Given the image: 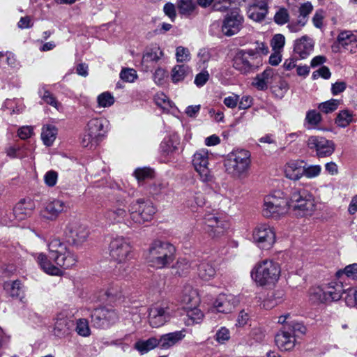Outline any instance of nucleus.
I'll return each instance as SVG.
<instances>
[{
    "mask_svg": "<svg viewBox=\"0 0 357 357\" xmlns=\"http://www.w3.org/2000/svg\"><path fill=\"white\" fill-rule=\"evenodd\" d=\"M114 97L109 91H105L97 97L98 107H109L114 103Z\"/></svg>",
    "mask_w": 357,
    "mask_h": 357,
    "instance_id": "nucleus-50",
    "label": "nucleus"
},
{
    "mask_svg": "<svg viewBox=\"0 0 357 357\" xmlns=\"http://www.w3.org/2000/svg\"><path fill=\"white\" fill-rule=\"evenodd\" d=\"M281 269L278 263L272 260H264L255 265L251 271V277L258 286L275 284L279 280Z\"/></svg>",
    "mask_w": 357,
    "mask_h": 357,
    "instance_id": "nucleus-3",
    "label": "nucleus"
},
{
    "mask_svg": "<svg viewBox=\"0 0 357 357\" xmlns=\"http://www.w3.org/2000/svg\"><path fill=\"white\" fill-rule=\"evenodd\" d=\"M155 104L161 107L164 111L168 112L173 107L172 102L168 97L163 93H158L154 98Z\"/></svg>",
    "mask_w": 357,
    "mask_h": 357,
    "instance_id": "nucleus-52",
    "label": "nucleus"
},
{
    "mask_svg": "<svg viewBox=\"0 0 357 357\" xmlns=\"http://www.w3.org/2000/svg\"><path fill=\"white\" fill-rule=\"evenodd\" d=\"M129 211L132 220L141 224L152 219L155 208L151 202L139 199L130 205Z\"/></svg>",
    "mask_w": 357,
    "mask_h": 357,
    "instance_id": "nucleus-8",
    "label": "nucleus"
},
{
    "mask_svg": "<svg viewBox=\"0 0 357 357\" xmlns=\"http://www.w3.org/2000/svg\"><path fill=\"white\" fill-rule=\"evenodd\" d=\"M75 331L82 337H89L91 335V329L89 322L86 319H79L76 321Z\"/></svg>",
    "mask_w": 357,
    "mask_h": 357,
    "instance_id": "nucleus-51",
    "label": "nucleus"
},
{
    "mask_svg": "<svg viewBox=\"0 0 357 357\" xmlns=\"http://www.w3.org/2000/svg\"><path fill=\"white\" fill-rule=\"evenodd\" d=\"M212 154L206 149L197 150L192 156V165L198 173L200 180L207 183L213 180V175L208 167Z\"/></svg>",
    "mask_w": 357,
    "mask_h": 357,
    "instance_id": "nucleus-7",
    "label": "nucleus"
},
{
    "mask_svg": "<svg viewBox=\"0 0 357 357\" xmlns=\"http://www.w3.org/2000/svg\"><path fill=\"white\" fill-rule=\"evenodd\" d=\"M231 337L229 330L225 327H220L215 333L214 336L215 340L219 344H225L229 341Z\"/></svg>",
    "mask_w": 357,
    "mask_h": 357,
    "instance_id": "nucleus-56",
    "label": "nucleus"
},
{
    "mask_svg": "<svg viewBox=\"0 0 357 357\" xmlns=\"http://www.w3.org/2000/svg\"><path fill=\"white\" fill-rule=\"evenodd\" d=\"M197 271L199 276L204 280H209L212 279L216 273V271L213 266L206 261L202 262L199 265Z\"/></svg>",
    "mask_w": 357,
    "mask_h": 357,
    "instance_id": "nucleus-40",
    "label": "nucleus"
},
{
    "mask_svg": "<svg viewBox=\"0 0 357 357\" xmlns=\"http://www.w3.org/2000/svg\"><path fill=\"white\" fill-rule=\"evenodd\" d=\"M66 208L67 206L63 201L53 199L45 204L40 212V215L41 219L45 221H54Z\"/></svg>",
    "mask_w": 357,
    "mask_h": 357,
    "instance_id": "nucleus-18",
    "label": "nucleus"
},
{
    "mask_svg": "<svg viewBox=\"0 0 357 357\" xmlns=\"http://www.w3.org/2000/svg\"><path fill=\"white\" fill-rule=\"evenodd\" d=\"M56 135L57 129L54 126L47 124L43 127L41 139L45 145L51 146L56 139Z\"/></svg>",
    "mask_w": 357,
    "mask_h": 357,
    "instance_id": "nucleus-36",
    "label": "nucleus"
},
{
    "mask_svg": "<svg viewBox=\"0 0 357 357\" xmlns=\"http://www.w3.org/2000/svg\"><path fill=\"white\" fill-rule=\"evenodd\" d=\"M35 208L34 203L31 200H21L14 207L13 215L17 221H22L29 217Z\"/></svg>",
    "mask_w": 357,
    "mask_h": 357,
    "instance_id": "nucleus-24",
    "label": "nucleus"
},
{
    "mask_svg": "<svg viewBox=\"0 0 357 357\" xmlns=\"http://www.w3.org/2000/svg\"><path fill=\"white\" fill-rule=\"evenodd\" d=\"M163 56V52L159 47H154L147 50L143 55L142 63L146 68L149 67V63H155Z\"/></svg>",
    "mask_w": 357,
    "mask_h": 357,
    "instance_id": "nucleus-34",
    "label": "nucleus"
},
{
    "mask_svg": "<svg viewBox=\"0 0 357 357\" xmlns=\"http://www.w3.org/2000/svg\"><path fill=\"white\" fill-rule=\"evenodd\" d=\"M186 308L188 325L197 324L202 321L204 314L200 309L195 305L186 306Z\"/></svg>",
    "mask_w": 357,
    "mask_h": 357,
    "instance_id": "nucleus-37",
    "label": "nucleus"
},
{
    "mask_svg": "<svg viewBox=\"0 0 357 357\" xmlns=\"http://www.w3.org/2000/svg\"><path fill=\"white\" fill-rule=\"evenodd\" d=\"M133 174L138 181H142L145 179L153 178L154 172L149 167H141L136 169Z\"/></svg>",
    "mask_w": 357,
    "mask_h": 357,
    "instance_id": "nucleus-54",
    "label": "nucleus"
},
{
    "mask_svg": "<svg viewBox=\"0 0 357 357\" xmlns=\"http://www.w3.org/2000/svg\"><path fill=\"white\" fill-rule=\"evenodd\" d=\"M353 121V114L348 110L340 111L336 119L335 123L337 126L345 128Z\"/></svg>",
    "mask_w": 357,
    "mask_h": 357,
    "instance_id": "nucleus-45",
    "label": "nucleus"
},
{
    "mask_svg": "<svg viewBox=\"0 0 357 357\" xmlns=\"http://www.w3.org/2000/svg\"><path fill=\"white\" fill-rule=\"evenodd\" d=\"M340 103L337 99H331L328 101L320 103L318 109L324 113L328 114L336 110Z\"/></svg>",
    "mask_w": 357,
    "mask_h": 357,
    "instance_id": "nucleus-53",
    "label": "nucleus"
},
{
    "mask_svg": "<svg viewBox=\"0 0 357 357\" xmlns=\"http://www.w3.org/2000/svg\"><path fill=\"white\" fill-rule=\"evenodd\" d=\"M175 56L177 62L179 63L188 62L191 59L189 50L183 46H178L176 47Z\"/></svg>",
    "mask_w": 357,
    "mask_h": 357,
    "instance_id": "nucleus-55",
    "label": "nucleus"
},
{
    "mask_svg": "<svg viewBox=\"0 0 357 357\" xmlns=\"http://www.w3.org/2000/svg\"><path fill=\"white\" fill-rule=\"evenodd\" d=\"M307 146L310 149L314 150L319 158L331 156L335 149V143L322 136L309 137L307 140Z\"/></svg>",
    "mask_w": 357,
    "mask_h": 357,
    "instance_id": "nucleus-11",
    "label": "nucleus"
},
{
    "mask_svg": "<svg viewBox=\"0 0 357 357\" xmlns=\"http://www.w3.org/2000/svg\"><path fill=\"white\" fill-rule=\"evenodd\" d=\"M156 347H158V342L156 337H151L146 340H139L135 344V348L141 354H146Z\"/></svg>",
    "mask_w": 357,
    "mask_h": 357,
    "instance_id": "nucleus-38",
    "label": "nucleus"
},
{
    "mask_svg": "<svg viewBox=\"0 0 357 357\" xmlns=\"http://www.w3.org/2000/svg\"><path fill=\"white\" fill-rule=\"evenodd\" d=\"M284 291L282 289H276L268 294L263 301L261 306L264 309L271 310L282 303L284 299Z\"/></svg>",
    "mask_w": 357,
    "mask_h": 357,
    "instance_id": "nucleus-31",
    "label": "nucleus"
},
{
    "mask_svg": "<svg viewBox=\"0 0 357 357\" xmlns=\"http://www.w3.org/2000/svg\"><path fill=\"white\" fill-rule=\"evenodd\" d=\"M230 227V222L226 218L220 217L218 223L213 230H211V235L213 237H218L224 234Z\"/></svg>",
    "mask_w": 357,
    "mask_h": 357,
    "instance_id": "nucleus-44",
    "label": "nucleus"
},
{
    "mask_svg": "<svg viewBox=\"0 0 357 357\" xmlns=\"http://www.w3.org/2000/svg\"><path fill=\"white\" fill-rule=\"evenodd\" d=\"M285 43L284 36L281 33H276L272 37L270 41V46L272 51L283 52Z\"/></svg>",
    "mask_w": 357,
    "mask_h": 357,
    "instance_id": "nucleus-49",
    "label": "nucleus"
},
{
    "mask_svg": "<svg viewBox=\"0 0 357 357\" xmlns=\"http://www.w3.org/2000/svg\"><path fill=\"white\" fill-rule=\"evenodd\" d=\"M289 210L298 218L310 216L315 210L314 199L311 193L304 189L295 190L288 200Z\"/></svg>",
    "mask_w": 357,
    "mask_h": 357,
    "instance_id": "nucleus-4",
    "label": "nucleus"
},
{
    "mask_svg": "<svg viewBox=\"0 0 357 357\" xmlns=\"http://www.w3.org/2000/svg\"><path fill=\"white\" fill-rule=\"evenodd\" d=\"M321 121V116L320 113L315 109H311L307 112L305 118V126L310 129L314 128Z\"/></svg>",
    "mask_w": 357,
    "mask_h": 357,
    "instance_id": "nucleus-43",
    "label": "nucleus"
},
{
    "mask_svg": "<svg viewBox=\"0 0 357 357\" xmlns=\"http://www.w3.org/2000/svg\"><path fill=\"white\" fill-rule=\"evenodd\" d=\"M59 248L50 250L47 255L40 253L37 255L38 265L48 275H62L63 272L61 268H70L77 262L76 256L67 247Z\"/></svg>",
    "mask_w": 357,
    "mask_h": 357,
    "instance_id": "nucleus-1",
    "label": "nucleus"
},
{
    "mask_svg": "<svg viewBox=\"0 0 357 357\" xmlns=\"http://www.w3.org/2000/svg\"><path fill=\"white\" fill-rule=\"evenodd\" d=\"M301 334L299 332L292 331L287 327L282 328L275 335V341L278 347L282 351L292 350L296 342V336Z\"/></svg>",
    "mask_w": 357,
    "mask_h": 357,
    "instance_id": "nucleus-17",
    "label": "nucleus"
},
{
    "mask_svg": "<svg viewBox=\"0 0 357 357\" xmlns=\"http://www.w3.org/2000/svg\"><path fill=\"white\" fill-rule=\"evenodd\" d=\"M289 90V84L283 79H281L278 84L273 89V93L278 98H282Z\"/></svg>",
    "mask_w": 357,
    "mask_h": 357,
    "instance_id": "nucleus-57",
    "label": "nucleus"
},
{
    "mask_svg": "<svg viewBox=\"0 0 357 357\" xmlns=\"http://www.w3.org/2000/svg\"><path fill=\"white\" fill-rule=\"evenodd\" d=\"M252 238L256 243H267L271 245L276 243L275 233L273 229L266 224H261L255 227Z\"/></svg>",
    "mask_w": 357,
    "mask_h": 357,
    "instance_id": "nucleus-19",
    "label": "nucleus"
},
{
    "mask_svg": "<svg viewBox=\"0 0 357 357\" xmlns=\"http://www.w3.org/2000/svg\"><path fill=\"white\" fill-rule=\"evenodd\" d=\"M5 152L8 157L10 158H24L27 156L26 148L24 146L17 144L8 145L5 149Z\"/></svg>",
    "mask_w": 357,
    "mask_h": 357,
    "instance_id": "nucleus-41",
    "label": "nucleus"
},
{
    "mask_svg": "<svg viewBox=\"0 0 357 357\" xmlns=\"http://www.w3.org/2000/svg\"><path fill=\"white\" fill-rule=\"evenodd\" d=\"M2 288L6 298L17 300L23 305L28 304L26 288L20 280L5 281L2 284Z\"/></svg>",
    "mask_w": 357,
    "mask_h": 357,
    "instance_id": "nucleus-10",
    "label": "nucleus"
},
{
    "mask_svg": "<svg viewBox=\"0 0 357 357\" xmlns=\"http://www.w3.org/2000/svg\"><path fill=\"white\" fill-rule=\"evenodd\" d=\"M303 162L299 160H291L284 167L285 176L291 180L297 181L303 176Z\"/></svg>",
    "mask_w": 357,
    "mask_h": 357,
    "instance_id": "nucleus-26",
    "label": "nucleus"
},
{
    "mask_svg": "<svg viewBox=\"0 0 357 357\" xmlns=\"http://www.w3.org/2000/svg\"><path fill=\"white\" fill-rule=\"evenodd\" d=\"M262 211L264 216L279 219L289 212L288 200L282 192L278 190L264 199Z\"/></svg>",
    "mask_w": 357,
    "mask_h": 357,
    "instance_id": "nucleus-5",
    "label": "nucleus"
},
{
    "mask_svg": "<svg viewBox=\"0 0 357 357\" xmlns=\"http://www.w3.org/2000/svg\"><path fill=\"white\" fill-rule=\"evenodd\" d=\"M108 126L109 121L106 119L101 118L92 119L86 125L87 137L93 138L98 142L107 132Z\"/></svg>",
    "mask_w": 357,
    "mask_h": 357,
    "instance_id": "nucleus-20",
    "label": "nucleus"
},
{
    "mask_svg": "<svg viewBox=\"0 0 357 357\" xmlns=\"http://www.w3.org/2000/svg\"><path fill=\"white\" fill-rule=\"evenodd\" d=\"M185 336L184 330L162 335L160 338L158 339V347L162 350L169 349L178 344Z\"/></svg>",
    "mask_w": 357,
    "mask_h": 357,
    "instance_id": "nucleus-22",
    "label": "nucleus"
},
{
    "mask_svg": "<svg viewBox=\"0 0 357 357\" xmlns=\"http://www.w3.org/2000/svg\"><path fill=\"white\" fill-rule=\"evenodd\" d=\"M344 288L342 282H332L326 285L328 302L337 301L343 298Z\"/></svg>",
    "mask_w": 357,
    "mask_h": 357,
    "instance_id": "nucleus-29",
    "label": "nucleus"
},
{
    "mask_svg": "<svg viewBox=\"0 0 357 357\" xmlns=\"http://www.w3.org/2000/svg\"><path fill=\"white\" fill-rule=\"evenodd\" d=\"M243 17L237 9L227 14L222 24V32L227 36L236 34L242 28Z\"/></svg>",
    "mask_w": 357,
    "mask_h": 357,
    "instance_id": "nucleus-13",
    "label": "nucleus"
},
{
    "mask_svg": "<svg viewBox=\"0 0 357 357\" xmlns=\"http://www.w3.org/2000/svg\"><path fill=\"white\" fill-rule=\"evenodd\" d=\"M278 322L282 324L283 328H292V331L299 332L301 334H304L306 331L305 327L301 323L296 321L289 313L280 316Z\"/></svg>",
    "mask_w": 357,
    "mask_h": 357,
    "instance_id": "nucleus-32",
    "label": "nucleus"
},
{
    "mask_svg": "<svg viewBox=\"0 0 357 357\" xmlns=\"http://www.w3.org/2000/svg\"><path fill=\"white\" fill-rule=\"evenodd\" d=\"M176 5L171 2L166 3L163 6V12L172 22H174L176 18Z\"/></svg>",
    "mask_w": 357,
    "mask_h": 357,
    "instance_id": "nucleus-62",
    "label": "nucleus"
},
{
    "mask_svg": "<svg viewBox=\"0 0 357 357\" xmlns=\"http://www.w3.org/2000/svg\"><path fill=\"white\" fill-rule=\"evenodd\" d=\"M40 97L47 104L54 107L57 110H59L61 105L56 98L47 90L42 89L39 91Z\"/></svg>",
    "mask_w": 357,
    "mask_h": 357,
    "instance_id": "nucleus-48",
    "label": "nucleus"
},
{
    "mask_svg": "<svg viewBox=\"0 0 357 357\" xmlns=\"http://www.w3.org/2000/svg\"><path fill=\"white\" fill-rule=\"evenodd\" d=\"M176 8L183 17L190 18L197 14V3L194 0H177Z\"/></svg>",
    "mask_w": 357,
    "mask_h": 357,
    "instance_id": "nucleus-27",
    "label": "nucleus"
},
{
    "mask_svg": "<svg viewBox=\"0 0 357 357\" xmlns=\"http://www.w3.org/2000/svg\"><path fill=\"white\" fill-rule=\"evenodd\" d=\"M190 73L191 70L188 66L185 64L176 65L172 70V81L174 83L182 82Z\"/></svg>",
    "mask_w": 357,
    "mask_h": 357,
    "instance_id": "nucleus-35",
    "label": "nucleus"
},
{
    "mask_svg": "<svg viewBox=\"0 0 357 357\" xmlns=\"http://www.w3.org/2000/svg\"><path fill=\"white\" fill-rule=\"evenodd\" d=\"M334 52H340V47L350 53L357 52V36L351 31H341L336 39L335 43L332 45Z\"/></svg>",
    "mask_w": 357,
    "mask_h": 357,
    "instance_id": "nucleus-16",
    "label": "nucleus"
},
{
    "mask_svg": "<svg viewBox=\"0 0 357 357\" xmlns=\"http://www.w3.org/2000/svg\"><path fill=\"white\" fill-rule=\"evenodd\" d=\"M277 75L273 69L266 68L262 73L258 74L252 82V85L258 90L264 91L268 88V85L275 79Z\"/></svg>",
    "mask_w": 357,
    "mask_h": 357,
    "instance_id": "nucleus-25",
    "label": "nucleus"
},
{
    "mask_svg": "<svg viewBox=\"0 0 357 357\" xmlns=\"http://www.w3.org/2000/svg\"><path fill=\"white\" fill-rule=\"evenodd\" d=\"M89 236V231L85 225L79 222L69 224L66 231V243L78 245L84 243Z\"/></svg>",
    "mask_w": 357,
    "mask_h": 357,
    "instance_id": "nucleus-14",
    "label": "nucleus"
},
{
    "mask_svg": "<svg viewBox=\"0 0 357 357\" xmlns=\"http://www.w3.org/2000/svg\"><path fill=\"white\" fill-rule=\"evenodd\" d=\"M250 153L245 149H236L229 153L225 161L227 172L233 176L241 177L250 168Z\"/></svg>",
    "mask_w": 357,
    "mask_h": 357,
    "instance_id": "nucleus-6",
    "label": "nucleus"
},
{
    "mask_svg": "<svg viewBox=\"0 0 357 357\" xmlns=\"http://www.w3.org/2000/svg\"><path fill=\"white\" fill-rule=\"evenodd\" d=\"M209 77L208 72L206 69H204L195 76L194 82L197 86L202 87L207 82Z\"/></svg>",
    "mask_w": 357,
    "mask_h": 357,
    "instance_id": "nucleus-64",
    "label": "nucleus"
},
{
    "mask_svg": "<svg viewBox=\"0 0 357 357\" xmlns=\"http://www.w3.org/2000/svg\"><path fill=\"white\" fill-rule=\"evenodd\" d=\"M70 321L63 313L57 314L55 319L54 333L57 337H63L69 333Z\"/></svg>",
    "mask_w": 357,
    "mask_h": 357,
    "instance_id": "nucleus-33",
    "label": "nucleus"
},
{
    "mask_svg": "<svg viewBox=\"0 0 357 357\" xmlns=\"http://www.w3.org/2000/svg\"><path fill=\"white\" fill-rule=\"evenodd\" d=\"M104 243L111 245H123L124 244H128L122 236L114 234L106 236L104 238Z\"/></svg>",
    "mask_w": 357,
    "mask_h": 357,
    "instance_id": "nucleus-60",
    "label": "nucleus"
},
{
    "mask_svg": "<svg viewBox=\"0 0 357 357\" xmlns=\"http://www.w3.org/2000/svg\"><path fill=\"white\" fill-rule=\"evenodd\" d=\"M268 0H253L248 8V16L255 22L262 21L268 13Z\"/></svg>",
    "mask_w": 357,
    "mask_h": 357,
    "instance_id": "nucleus-21",
    "label": "nucleus"
},
{
    "mask_svg": "<svg viewBox=\"0 0 357 357\" xmlns=\"http://www.w3.org/2000/svg\"><path fill=\"white\" fill-rule=\"evenodd\" d=\"M109 253L112 259L122 262L128 258L130 252L127 250V247H112Z\"/></svg>",
    "mask_w": 357,
    "mask_h": 357,
    "instance_id": "nucleus-46",
    "label": "nucleus"
},
{
    "mask_svg": "<svg viewBox=\"0 0 357 357\" xmlns=\"http://www.w3.org/2000/svg\"><path fill=\"white\" fill-rule=\"evenodd\" d=\"M343 294L346 304L349 307H354L356 305V297L354 288L344 289Z\"/></svg>",
    "mask_w": 357,
    "mask_h": 357,
    "instance_id": "nucleus-61",
    "label": "nucleus"
},
{
    "mask_svg": "<svg viewBox=\"0 0 357 357\" xmlns=\"http://www.w3.org/2000/svg\"><path fill=\"white\" fill-rule=\"evenodd\" d=\"M303 175L308 178H313L318 176L321 172V167L319 165H308L303 167Z\"/></svg>",
    "mask_w": 357,
    "mask_h": 357,
    "instance_id": "nucleus-59",
    "label": "nucleus"
},
{
    "mask_svg": "<svg viewBox=\"0 0 357 357\" xmlns=\"http://www.w3.org/2000/svg\"><path fill=\"white\" fill-rule=\"evenodd\" d=\"M181 301L186 306H197L199 303V298L197 289L190 285L184 286L181 297Z\"/></svg>",
    "mask_w": 357,
    "mask_h": 357,
    "instance_id": "nucleus-30",
    "label": "nucleus"
},
{
    "mask_svg": "<svg viewBox=\"0 0 357 357\" xmlns=\"http://www.w3.org/2000/svg\"><path fill=\"white\" fill-rule=\"evenodd\" d=\"M268 52L266 43L257 41L254 49L242 50L236 54L233 66L243 74L252 73L262 65V56Z\"/></svg>",
    "mask_w": 357,
    "mask_h": 357,
    "instance_id": "nucleus-2",
    "label": "nucleus"
},
{
    "mask_svg": "<svg viewBox=\"0 0 357 357\" xmlns=\"http://www.w3.org/2000/svg\"><path fill=\"white\" fill-rule=\"evenodd\" d=\"M167 248L151 247L147 259L151 266L162 268L173 261V254Z\"/></svg>",
    "mask_w": 357,
    "mask_h": 357,
    "instance_id": "nucleus-12",
    "label": "nucleus"
},
{
    "mask_svg": "<svg viewBox=\"0 0 357 357\" xmlns=\"http://www.w3.org/2000/svg\"><path fill=\"white\" fill-rule=\"evenodd\" d=\"M313 50V40L307 36H302L294 42V51L301 59L307 57L312 52Z\"/></svg>",
    "mask_w": 357,
    "mask_h": 357,
    "instance_id": "nucleus-23",
    "label": "nucleus"
},
{
    "mask_svg": "<svg viewBox=\"0 0 357 357\" xmlns=\"http://www.w3.org/2000/svg\"><path fill=\"white\" fill-rule=\"evenodd\" d=\"M233 295L220 294L214 302L213 307L219 312L227 313L234 307Z\"/></svg>",
    "mask_w": 357,
    "mask_h": 357,
    "instance_id": "nucleus-28",
    "label": "nucleus"
},
{
    "mask_svg": "<svg viewBox=\"0 0 357 357\" xmlns=\"http://www.w3.org/2000/svg\"><path fill=\"white\" fill-rule=\"evenodd\" d=\"M4 107L10 111V114H18L22 113L24 109L23 100L21 99H7L4 102Z\"/></svg>",
    "mask_w": 357,
    "mask_h": 357,
    "instance_id": "nucleus-42",
    "label": "nucleus"
},
{
    "mask_svg": "<svg viewBox=\"0 0 357 357\" xmlns=\"http://www.w3.org/2000/svg\"><path fill=\"white\" fill-rule=\"evenodd\" d=\"M310 299L314 303L328 302L326 294V285L311 288L310 290Z\"/></svg>",
    "mask_w": 357,
    "mask_h": 357,
    "instance_id": "nucleus-39",
    "label": "nucleus"
},
{
    "mask_svg": "<svg viewBox=\"0 0 357 357\" xmlns=\"http://www.w3.org/2000/svg\"><path fill=\"white\" fill-rule=\"evenodd\" d=\"M336 275L340 278L345 275L347 278L356 280H357V264L354 263L347 266L344 269L339 270Z\"/></svg>",
    "mask_w": 357,
    "mask_h": 357,
    "instance_id": "nucleus-47",
    "label": "nucleus"
},
{
    "mask_svg": "<svg viewBox=\"0 0 357 357\" xmlns=\"http://www.w3.org/2000/svg\"><path fill=\"white\" fill-rule=\"evenodd\" d=\"M91 322L96 328H107L118 319L116 312L105 307L95 309L91 315Z\"/></svg>",
    "mask_w": 357,
    "mask_h": 357,
    "instance_id": "nucleus-15",
    "label": "nucleus"
},
{
    "mask_svg": "<svg viewBox=\"0 0 357 357\" xmlns=\"http://www.w3.org/2000/svg\"><path fill=\"white\" fill-rule=\"evenodd\" d=\"M172 317V312L167 303H155L149 310L148 320L153 328L164 326Z\"/></svg>",
    "mask_w": 357,
    "mask_h": 357,
    "instance_id": "nucleus-9",
    "label": "nucleus"
},
{
    "mask_svg": "<svg viewBox=\"0 0 357 357\" xmlns=\"http://www.w3.org/2000/svg\"><path fill=\"white\" fill-rule=\"evenodd\" d=\"M120 78L126 82H134L137 78V74L133 68H123L120 73Z\"/></svg>",
    "mask_w": 357,
    "mask_h": 357,
    "instance_id": "nucleus-58",
    "label": "nucleus"
},
{
    "mask_svg": "<svg viewBox=\"0 0 357 357\" xmlns=\"http://www.w3.org/2000/svg\"><path fill=\"white\" fill-rule=\"evenodd\" d=\"M198 64L199 65V67H202L203 69H206L208 68L207 63L211 59V54L209 51L206 49L200 50L198 53Z\"/></svg>",
    "mask_w": 357,
    "mask_h": 357,
    "instance_id": "nucleus-63",
    "label": "nucleus"
}]
</instances>
